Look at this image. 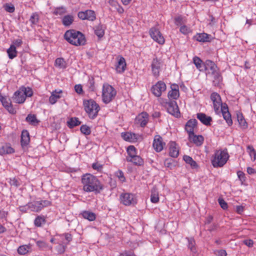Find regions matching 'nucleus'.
Listing matches in <instances>:
<instances>
[{"mask_svg":"<svg viewBox=\"0 0 256 256\" xmlns=\"http://www.w3.org/2000/svg\"><path fill=\"white\" fill-rule=\"evenodd\" d=\"M204 68L208 70L209 74L218 70L216 65L214 62L210 60H206L204 64Z\"/></svg>","mask_w":256,"mask_h":256,"instance_id":"23","label":"nucleus"},{"mask_svg":"<svg viewBox=\"0 0 256 256\" xmlns=\"http://www.w3.org/2000/svg\"><path fill=\"white\" fill-rule=\"evenodd\" d=\"M74 90L76 92L80 94L82 92V88L80 84H76L74 86Z\"/></svg>","mask_w":256,"mask_h":256,"instance_id":"62","label":"nucleus"},{"mask_svg":"<svg viewBox=\"0 0 256 256\" xmlns=\"http://www.w3.org/2000/svg\"><path fill=\"white\" fill-rule=\"evenodd\" d=\"M14 152V149L10 144H5L0 148V154H10Z\"/></svg>","mask_w":256,"mask_h":256,"instance_id":"28","label":"nucleus"},{"mask_svg":"<svg viewBox=\"0 0 256 256\" xmlns=\"http://www.w3.org/2000/svg\"><path fill=\"white\" fill-rule=\"evenodd\" d=\"M46 222V219L44 216H38L34 221V225L38 227L41 226Z\"/></svg>","mask_w":256,"mask_h":256,"instance_id":"42","label":"nucleus"},{"mask_svg":"<svg viewBox=\"0 0 256 256\" xmlns=\"http://www.w3.org/2000/svg\"><path fill=\"white\" fill-rule=\"evenodd\" d=\"M115 175L117 176L118 179L122 182H124L126 180V178L124 176V172L120 170H118L115 172Z\"/></svg>","mask_w":256,"mask_h":256,"instance_id":"53","label":"nucleus"},{"mask_svg":"<svg viewBox=\"0 0 256 256\" xmlns=\"http://www.w3.org/2000/svg\"><path fill=\"white\" fill-rule=\"evenodd\" d=\"M167 110L172 115L178 118L180 116V112L176 102L172 101L168 104Z\"/></svg>","mask_w":256,"mask_h":256,"instance_id":"13","label":"nucleus"},{"mask_svg":"<svg viewBox=\"0 0 256 256\" xmlns=\"http://www.w3.org/2000/svg\"><path fill=\"white\" fill-rule=\"evenodd\" d=\"M121 202L126 206L134 204L136 203V200L134 196L131 194L125 193L120 195Z\"/></svg>","mask_w":256,"mask_h":256,"instance_id":"11","label":"nucleus"},{"mask_svg":"<svg viewBox=\"0 0 256 256\" xmlns=\"http://www.w3.org/2000/svg\"><path fill=\"white\" fill-rule=\"evenodd\" d=\"M210 100L213 103V107L216 114H220V109H222L224 103H222L220 96L217 92H212L210 95Z\"/></svg>","mask_w":256,"mask_h":256,"instance_id":"6","label":"nucleus"},{"mask_svg":"<svg viewBox=\"0 0 256 256\" xmlns=\"http://www.w3.org/2000/svg\"><path fill=\"white\" fill-rule=\"evenodd\" d=\"M92 168L96 170L98 172H101L102 170L103 166L98 162H95L92 164Z\"/></svg>","mask_w":256,"mask_h":256,"instance_id":"56","label":"nucleus"},{"mask_svg":"<svg viewBox=\"0 0 256 256\" xmlns=\"http://www.w3.org/2000/svg\"><path fill=\"white\" fill-rule=\"evenodd\" d=\"M164 146L165 143L163 142L162 138L160 136H155L153 142V147L156 151L157 152H161Z\"/></svg>","mask_w":256,"mask_h":256,"instance_id":"15","label":"nucleus"},{"mask_svg":"<svg viewBox=\"0 0 256 256\" xmlns=\"http://www.w3.org/2000/svg\"><path fill=\"white\" fill-rule=\"evenodd\" d=\"M218 201L222 209L226 210L228 208V204L222 198H218Z\"/></svg>","mask_w":256,"mask_h":256,"instance_id":"58","label":"nucleus"},{"mask_svg":"<svg viewBox=\"0 0 256 256\" xmlns=\"http://www.w3.org/2000/svg\"><path fill=\"white\" fill-rule=\"evenodd\" d=\"M80 124V122L78 118H71L67 122V126L70 128H72L76 126H78Z\"/></svg>","mask_w":256,"mask_h":256,"instance_id":"35","label":"nucleus"},{"mask_svg":"<svg viewBox=\"0 0 256 256\" xmlns=\"http://www.w3.org/2000/svg\"><path fill=\"white\" fill-rule=\"evenodd\" d=\"M237 175H238V178L240 179V180L242 182H244L245 180H246V177H245V175H244V174L240 171V170H239L237 172Z\"/></svg>","mask_w":256,"mask_h":256,"instance_id":"60","label":"nucleus"},{"mask_svg":"<svg viewBox=\"0 0 256 256\" xmlns=\"http://www.w3.org/2000/svg\"><path fill=\"white\" fill-rule=\"evenodd\" d=\"M166 86L162 81L158 82L151 88L150 90L152 94L156 97H160L162 93L166 90Z\"/></svg>","mask_w":256,"mask_h":256,"instance_id":"9","label":"nucleus"},{"mask_svg":"<svg viewBox=\"0 0 256 256\" xmlns=\"http://www.w3.org/2000/svg\"><path fill=\"white\" fill-rule=\"evenodd\" d=\"M188 247L190 250L194 253L196 252V248L195 247V242L194 238H190L188 239Z\"/></svg>","mask_w":256,"mask_h":256,"instance_id":"48","label":"nucleus"},{"mask_svg":"<svg viewBox=\"0 0 256 256\" xmlns=\"http://www.w3.org/2000/svg\"><path fill=\"white\" fill-rule=\"evenodd\" d=\"M126 66V63L125 62V60L124 58H120L118 62V64L116 66V70L118 72H122L125 70V68Z\"/></svg>","mask_w":256,"mask_h":256,"instance_id":"30","label":"nucleus"},{"mask_svg":"<svg viewBox=\"0 0 256 256\" xmlns=\"http://www.w3.org/2000/svg\"><path fill=\"white\" fill-rule=\"evenodd\" d=\"M189 140L197 146H201L204 142V137L201 135L196 136L194 133L188 136Z\"/></svg>","mask_w":256,"mask_h":256,"instance_id":"22","label":"nucleus"},{"mask_svg":"<svg viewBox=\"0 0 256 256\" xmlns=\"http://www.w3.org/2000/svg\"><path fill=\"white\" fill-rule=\"evenodd\" d=\"M50 202L48 200L34 201L27 204L28 208L32 212H38L45 206H50Z\"/></svg>","mask_w":256,"mask_h":256,"instance_id":"7","label":"nucleus"},{"mask_svg":"<svg viewBox=\"0 0 256 256\" xmlns=\"http://www.w3.org/2000/svg\"><path fill=\"white\" fill-rule=\"evenodd\" d=\"M62 92V91L61 90H59L58 92H56V90L52 92L49 98L50 102L52 104H54L57 102L58 100L60 98L58 94Z\"/></svg>","mask_w":256,"mask_h":256,"instance_id":"31","label":"nucleus"},{"mask_svg":"<svg viewBox=\"0 0 256 256\" xmlns=\"http://www.w3.org/2000/svg\"><path fill=\"white\" fill-rule=\"evenodd\" d=\"M30 247L27 245H23L18 247V252L21 255H24L28 252Z\"/></svg>","mask_w":256,"mask_h":256,"instance_id":"46","label":"nucleus"},{"mask_svg":"<svg viewBox=\"0 0 256 256\" xmlns=\"http://www.w3.org/2000/svg\"><path fill=\"white\" fill-rule=\"evenodd\" d=\"M194 63L200 70H202L203 68H204V65H203L202 63V60L197 56H195L193 58Z\"/></svg>","mask_w":256,"mask_h":256,"instance_id":"44","label":"nucleus"},{"mask_svg":"<svg viewBox=\"0 0 256 256\" xmlns=\"http://www.w3.org/2000/svg\"><path fill=\"white\" fill-rule=\"evenodd\" d=\"M135 124L144 127V112H142L135 118Z\"/></svg>","mask_w":256,"mask_h":256,"instance_id":"39","label":"nucleus"},{"mask_svg":"<svg viewBox=\"0 0 256 256\" xmlns=\"http://www.w3.org/2000/svg\"><path fill=\"white\" fill-rule=\"evenodd\" d=\"M20 88L19 90L16 91L12 98L14 102L17 104H22L26 100V96H24Z\"/></svg>","mask_w":256,"mask_h":256,"instance_id":"17","label":"nucleus"},{"mask_svg":"<svg viewBox=\"0 0 256 256\" xmlns=\"http://www.w3.org/2000/svg\"><path fill=\"white\" fill-rule=\"evenodd\" d=\"M22 44V39L18 38L14 40L12 42V45H14L16 46V47L20 46Z\"/></svg>","mask_w":256,"mask_h":256,"instance_id":"59","label":"nucleus"},{"mask_svg":"<svg viewBox=\"0 0 256 256\" xmlns=\"http://www.w3.org/2000/svg\"><path fill=\"white\" fill-rule=\"evenodd\" d=\"M7 53L10 59H13L16 58L18 54L16 46L14 45H10V47L7 50Z\"/></svg>","mask_w":256,"mask_h":256,"instance_id":"34","label":"nucleus"},{"mask_svg":"<svg viewBox=\"0 0 256 256\" xmlns=\"http://www.w3.org/2000/svg\"><path fill=\"white\" fill-rule=\"evenodd\" d=\"M38 20V15L36 13H33L30 17V21L32 24H36Z\"/></svg>","mask_w":256,"mask_h":256,"instance_id":"50","label":"nucleus"},{"mask_svg":"<svg viewBox=\"0 0 256 256\" xmlns=\"http://www.w3.org/2000/svg\"><path fill=\"white\" fill-rule=\"evenodd\" d=\"M95 34L98 37L102 38L104 34V27L102 25H98L94 28Z\"/></svg>","mask_w":256,"mask_h":256,"instance_id":"41","label":"nucleus"},{"mask_svg":"<svg viewBox=\"0 0 256 256\" xmlns=\"http://www.w3.org/2000/svg\"><path fill=\"white\" fill-rule=\"evenodd\" d=\"M36 244L37 246L40 248H46L47 246L46 243L43 241H38Z\"/></svg>","mask_w":256,"mask_h":256,"instance_id":"63","label":"nucleus"},{"mask_svg":"<svg viewBox=\"0 0 256 256\" xmlns=\"http://www.w3.org/2000/svg\"><path fill=\"white\" fill-rule=\"evenodd\" d=\"M66 12L65 8L63 6L56 8H55L54 14L55 15H62Z\"/></svg>","mask_w":256,"mask_h":256,"instance_id":"52","label":"nucleus"},{"mask_svg":"<svg viewBox=\"0 0 256 256\" xmlns=\"http://www.w3.org/2000/svg\"><path fill=\"white\" fill-rule=\"evenodd\" d=\"M74 22V17L71 15L65 16L62 20V24L64 26H70Z\"/></svg>","mask_w":256,"mask_h":256,"instance_id":"40","label":"nucleus"},{"mask_svg":"<svg viewBox=\"0 0 256 256\" xmlns=\"http://www.w3.org/2000/svg\"><path fill=\"white\" fill-rule=\"evenodd\" d=\"M243 243L249 248L252 247L254 244V242L251 239L245 240L243 241Z\"/></svg>","mask_w":256,"mask_h":256,"instance_id":"61","label":"nucleus"},{"mask_svg":"<svg viewBox=\"0 0 256 256\" xmlns=\"http://www.w3.org/2000/svg\"><path fill=\"white\" fill-rule=\"evenodd\" d=\"M56 66L60 68H65L66 67V64L64 58H57L55 60Z\"/></svg>","mask_w":256,"mask_h":256,"instance_id":"37","label":"nucleus"},{"mask_svg":"<svg viewBox=\"0 0 256 256\" xmlns=\"http://www.w3.org/2000/svg\"><path fill=\"white\" fill-rule=\"evenodd\" d=\"M126 160L128 162H133L136 165L141 166L143 164V160L138 156L136 155L132 157V158H126Z\"/></svg>","mask_w":256,"mask_h":256,"instance_id":"33","label":"nucleus"},{"mask_svg":"<svg viewBox=\"0 0 256 256\" xmlns=\"http://www.w3.org/2000/svg\"><path fill=\"white\" fill-rule=\"evenodd\" d=\"M121 136L124 140L130 142H136L142 140V136L131 132H122Z\"/></svg>","mask_w":256,"mask_h":256,"instance_id":"10","label":"nucleus"},{"mask_svg":"<svg viewBox=\"0 0 256 256\" xmlns=\"http://www.w3.org/2000/svg\"><path fill=\"white\" fill-rule=\"evenodd\" d=\"M210 35L206 33L197 34L194 36V38L200 42H208L210 41Z\"/></svg>","mask_w":256,"mask_h":256,"instance_id":"26","label":"nucleus"},{"mask_svg":"<svg viewBox=\"0 0 256 256\" xmlns=\"http://www.w3.org/2000/svg\"><path fill=\"white\" fill-rule=\"evenodd\" d=\"M162 64L157 58H154L152 61L151 66L154 76L158 77L160 74Z\"/></svg>","mask_w":256,"mask_h":256,"instance_id":"19","label":"nucleus"},{"mask_svg":"<svg viewBox=\"0 0 256 256\" xmlns=\"http://www.w3.org/2000/svg\"><path fill=\"white\" fill-rule=\"evenodd\" d=\"M216 256H226L227 254L225 250H220L216 252Z\"/></svg>","mask_w":256,"mask_h":256,"instance_id":"64","label":"nucleus"},{"mask_svg":"<svg viewBox=\"0 0 256 256\" xmlns=\"http://www.w3.org/2000/svg\"><path fill=\"white\" fill-rule=\"evenodd\" d=\"M227 150H216L212 159V164L214 168L222 167L229 158Z\"/></svg>","mask_w":256,"mask_h":256,"instance_id":"3","label":"nucleus"},{"mask_svg":"<svg viewBox=\"0 0 256 256\" xmlns=\"http://www.w3.org/2000/svg\"><path fill=\"white\" fill-rule=\"evenodd\" d=\"M247 150L251 158H253V160L256 159V152L252 146H247Z\"/></svg>","mask_w":256,"mask_h":256,"instance_id":"47","label":"nucleus"},{"mask_svg":"<svg viewBox=\"0 0 256 256\" xmlns=\"http://www.w3.org/2000/svg\"><path fill=\"white\" fill-rule=\"evenodd\" d=\"M26 120L31 124H34L38 122L36 120V116L34 114H29L26 118Z\"/></svg>","mask_w":256,"mask_h":256,"instance_id":"49","label":"nucleus"},{"mask_svg":"<svg viewBox=\"0 0 256 256\" xmlns=\"http://www.w3.org/2000/svg\"><path fill=\"white\" fill-rule=\"evenodd\" d=\"M198 122L196 119H190L187 122L185 125V130L188 136L194 133V128L197 126Z\"/></svg>","mask_w":256,"mask_h":256,"instance_id":"18","label":"nucleus"},{"mask_svg":"<svg viewBox=\"0 0 256 256\" xmlns=\"http://www.w3.org/2000/svg\"><path fill=\"white\" fill-rule=\"evenodd\" d=\"M169 98L176 100L180 96L179 88L177 84H172L171 86V90L169 91L168 94Z\"/></svg>","mask_w":256,"mask_h":256,"instance_id":"20","label":"nucleus"},{"mask_svg":"<svg viewBox=\"0 0 256 256\" xmlns=\"http://www.w3.org/2000/svg\"><path fill=\"white\" fill-rule=\"evenodd\" d=\"M86 112L88 114L90 119L95 118L98 116V111L100 110V106L93 100H84L83 102Z\"/></svg>","mask_w":256,"mask_h":256,"instance_id":"4","label":"nucleus"},{"mask_svg":"<svg viewBox=\"0 0 256 256\" xmlns=\"http://www.w3.org/2000/svg\"><path fill=\"white\" fill-rule=\"evenodd\" d=\"M80 132L85 135H88L91 132L90 128L86 125H82L80 128Z\"/></svg>","mask_w":256,"mask_h":256,"instance_id":"51","label":"nucleus"},{"mask_svg":"<svg viewBox=\"0 0 256 256\" xmlns=\"http://www.w3.org/2000/svg\"><path fill=\"white\" fill-rule=\"evenodd\" d=\"M4 8L6 12L10 13L14 12L15 10L14 6L12 4H6Z\"/></svg>","mask_w":256,"mask_h":256,"instance_id":"55","label":"nucleus"},{"mask_svg":"<svg viewBox=\"0 0 256 256\" xmlns=\"http://www.w3.org/2000/svg\"><path fill=\"white\" fill-rule=\"evenodd\" d=\"M64 38L69 43L76 46L84 45L86 42L84 36L81 32L74 30H67Z\"/></svg>","mask_w":256,"mask_h":256,"instance_id":"2","label":"nucleus"},{"mask_svg":"<svg viewBox=\"0 0 256 256\" xmlns=\"http://www.w3.org/2000/svg\"><path fill=\"white\" fill-rule=\"evenodd\" d=\"M150 37L160 44H163L165 40L158 26L152 27L149 31Z\"/></svg>","mask_w":256,"mask_h":256,"instance_id":"8","label":"nucleus"},{"mask_svg":"<svg viewBox=\"0 0 256 256\" xmlns=\"http://www.w3.org/2000/svg\"><path fill=\"white\" fill-rule=\"evenodd\" d=\"M178 150L176 147V143L174 142H170V156L172 158H176L178 156Z\"/></svg>","mask_w":256,"mask_h":256,"instance_id":"27","label":"nucleus"},{"mask_svg":"<svg viewBox=\"0 0 256 256\" xmlns=\"http://www.w3.org/2000/svg\"><path fill=\"white\" fill-rule=\"evenodd\" d=\"M57 252L60 254H63L65 252L66 246L62 244H59L56 248Z\"/></svg>","mask_w":256,"mask_h":256,"instance_id":"57","label":"nucleus"},{"mask_svg":"<svg viewBox=\"0 0 256 256\" xmlns=\"http://www.w3.org/2000/svg\"><path fill=\"white\" fill-rule=\"evenodd\" d=\"M3 106L8 110V111L12 114H14L16 113V110L13 108L10 99L6 98L2 102Z\"/></svg>","mask_w":256,"mask_h":256,"instance_id":"24","label":"nucleus"},{"mask_svg":"<svg viewBox=\"0 0 256 256\" xmlns=\"http://www.w3.org/2000/svg\"><path fill=\"white\" fill-rule=\"evenodd\" d=\"M210 74L212 76L213 85L215 86H220L222 82V77L219 70L213 72Z\"/></svg>","mask_w":256,"mask_h":256,"instance_id":"16","label":"nucleus"},{"mask_svg":"<svg viewBox=\"0 0 256 256\" xmlns=\"http://www.w3.org/2000/svg\"><path fill=\"white\" fill-rule=\"evenodd\" d=\"M197 118L201 122L206 126H210V122L212 121V118L206 116L204 113H198L196 114Z\"/></svg>","mask_w":256,"mask_h":256,"instance_id":"21","label":"nucleus"},{"mask_svg":"<svg viewBox=\"0 0 256 256\" xmlns=\"http://www.w3.org/2000/svg\"><path fill=\"white\" fill-rule=\"evenodd\" d=\"M81 182L83 190L87 192H94L98 194L104 188L102 184L97 177L90 174L82 175Z\"/></svg>","mask_w":256,"mask_h":256,"instance_id":"1","label":"nucleus"},{"mask_svg":"<svg viewBox=\"0 0 256 256\" xmlns=\"http://www.w3.org/2000/svg\"><path fill=\"white\" fill-rule=\"evenodd\" d=\"M84 218L90 221H93L96 219V214L94 213L88 211H84L82 214Z\"/></svg>","mask_w":256,"mask_h":256,"instance_id":"36","label":"nucleus"},{"mask_svg":"<svg viewBox=\"0 0 256 256\" xmlns=\"http://www.w3.org/2000/svg\"><path fill=\"white\" fill-rule=\"evenodd\" d=\"M20 90L22 92H24V96L26 97H31L33 94V91L32 89L30 87L26 88L24 86H22L20 88Z\"/></svg>","mask_w":256,"mask_h":256,"instance_id":"43","label":"nucleus"},{"mask_svg":"<svg viewBox=\"0 0 256 256\" xmlns=\"http://www.w3.org/2000/svg\"><path fill=\"white\" fill-rule=\"evenodd\" d=\"M237 120L240 127L242 129H246L248 128V124L246 122L241 112L236 114Z\"/></svg>","mask_w":256,"mask_h":256,"instance_id":"29","label":"nucleus"},{"mask_svg":"<svg viewBox=\"0 0 256 256\" xmlns=\"http://www.w3.org/2000/svg\"><path fill=\"white\" fill-rule=\"evenodd\" d=\"M127 153L128 154V156L126 158H132L133 156H136V149L135 147L133 146H130L127 148Z\"/></svg>","mask_w":256,"mask_h":256,"instance_id":"45","label":"nucleus"},{"mask_svg":"<svg viewBox=\"0 0 256 256\" xmlns=\"http://www.w3.org/2000/svg\"><path fill=\"white\" fill-rule=\"evenodd\" d=\"M150 201L152 203H156L159 201L158 192L156 187H154L151 190Z\"/></svg>","mask_w":256,"mask_h":256,"instance_id":"32","label":"nucleus"},{"mask_svg":"<svg viewBox=\"0 0 256 256\" xmlns=\"http://www.w3.org/2000/svg\"><path fill=\"white\" fill-rule=\"evenodd\" d=\"M183 159L185 162L186 164H189L192 168H194L198 167L196 162L190 156H184Z\"/></svg>","mask_w":256,"mask_h":256,"instance_id":"38","label":"nucleus"},{"mask_svg":"<svg viewBox=\"0 0 256 256\" xmlns=\"http://www.w3.org/2000/svg\"><path fill=\"white\" fill-rule=\"evenodd\" d=\"M220 113L222 114L224 118L226 121L228 126H230L232 124V120L231 117V114L228 111V105L224 103L222 109L220 110Z\"/></svg>","mask_w":256,"mask_h":256,"instance_id":"14","label":"nucleus"},{"mask_svg":"<svg viewBox=\"0 0 256 256\" xmlns=\"http://www.w3.org/2000/svg\"><path fill=\"white\" fill-rule=\"evenodd\" d=\"M180 31L184 34H187L191 32V30L190 28H188L186 25H183L180 26Z\"/></svg>","mask_w":256,"mask_h":256,"instance_id":"54","label":"nucleus"},{"mask_svg":"<svg viewBox=\"0 0 256 256\" xmlns=\"http://www.w3.org/2000/svg\"><path fill=\"white\" fill-rule=\"evenodd\" d=\"M29 132L26 130L22 131L21 134V145L22 147L26 146L30 142Z\"/></svg>","mask_w":256,"mask_h":256,"instance_id":"25","label":"nucleus"},{"mask_svg":"<svg viewBox=\"0 0 256 256\" xmlns=\"http://www.w3.org/2000/svg\"><path fill=\"white\" fill-rule=\"evenodd\" d=\"M78 15V17L82 20H87L90 21H94L96 18L94 12L92 10L80 12Z\"/></svg>","mask_w":256,"mask_h":256,"instance_id":"12","label":"nucleus"},{"mask_svg":"<svg viewBox=\"0 0 256 256\" xmlns=\"http://www.w3.org/2000/svg\"><path fill=\"white\" fill-rule=\"evenodd\" d=\"M116 94V90L110 85L105 84L103 85L102 98L105 104H108L114 98Z\"/></svg>","mask_w":256,"mask_h":256,"instance_id":"5","label":"nucleus"}]
</instances>
